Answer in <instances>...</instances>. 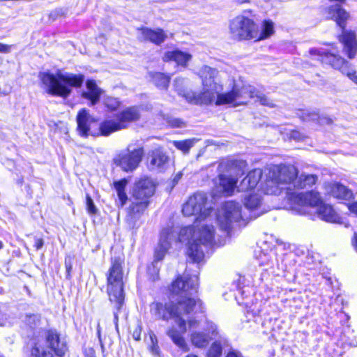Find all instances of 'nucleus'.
<instances>
[{
	"label": "nucleus",
	"mask_w": 357,
	"mask_h": 357,
	"mask_svg": "<svg viewBox=\"0 0 357 357\" xmlns=\"http://www.w3.org/2000/svg\"><path fill=\"white\" fill-rule=\"evenodd\" d=\"M196 303L197 301L194 298H188L187 301H178L176 303L172 301L165 304L153 302L150 305L151 314L156 319L165 321L174 319L179 330L172 327L167 331V335L185 352L189 350V347L182 335L185 333L188 329L197 328L199 325L197 320L188 316Z\"/></svg>",
	"instance_id": "1"
},
{
	"label": "nucleus",
	"mask_w": 357,
	"mask_h": 357,
	"mask_svg": "<svg viewBox=\"0 0 357 357\" xmlns=\"http://www.w3.org/2000/svg\"><path fill=\"white\" fill-rule=\"evenodd\" d=\"M178 238L186 242L187 254L193 261L199 263L204 257V249L211 245L214 238L212 225H193L182 228Z\"/></svg>",
	"instance_id": "2"
},
{
	"label": "nucleus",
	"mask_w": 357,
	"mask_h": 357,
	"mask_svg": "<svg viewBox=\"0 0 357 357\" xmlns=\"http://www.w3.org/2000/svg\"><path fill=\"white\" fill-rule=\"evenodd\" d=\"M254 100L255 102H259L262 105L269 107H273L275 103L265 94L258 91L255 87L251 85H242L234 83L233 87L230 91L225 93H218L215 105H231L234 107L246 105Z\"/></svg>",
	"instance_id": "3"
},
{
	"label": "nucleus",
	"mask_w": 357,
	"mask_h": 357,
	"mask_svg": "<svg viewBox=\"0 0 357 357\" xmlns=\"http://www.w3.org/2000/svg\"><path fill=\"white\" fill-rule=\"evenodd\" d=\"M40 77L50 94L62 98L69 96L72 88L80 87L84 81V76L82 74H73L61 70H58L55 74L49 72L42 73Z\"/></svg>",
	"instance_id": "4"
},
{
	"label": "nucleus",
	"mask_w": 357,
	"mask_h": 357,
	"mask_svg": "<svg viewBox=\"0 0 357 357\" xmlns=\"http://www.w3.org/2000/svg\"><path fill=\"white\" fill-rule=\"evenodd\" d=\"M326 18L334 21L342 29L339 40L344 45V52L349 59L357 54V38L354 31L346 29L347 21L351 19L350 13L340 4L336 3L325 8Z\"/></svg>",
	"instance_id": "5"
},
{
	"label": "nucleus",
	"mask_w": 357,
	"mask_h": 357,
	"mask_svg": "<svg viewBox=\"0 0 357 357\" xmlns=\"http://www.w3.org/2000/svg\"><path fill=\"white\" fill-rule=\"evenodd\" d=\"M123 260L120 258H112V266L107 276V291L109 301L114 305L116 310L114 312V322L118 331L119 311L121 310L123 301V273L122 268Z\"/></svg>",
	"instance_id": "6"
},
{
	"label": "nucleus",
	"mask_w": 357,
	"mask_h": 357,
	"mask_svg": "<svg viewBox=\"0 0 357 357\" xmlns=\"http://www.w3.org/2000/svg\"><path fill=\"white\" fill-rule=\"evenodd\" d=\"M156 183L149 177L135 181L132 189L128 213L132 218H139L148 208L150 198L154 195Z\"/></svg>",
	"instance_id": "7"
},
{
	"label": "nucleus",
	"mask_w": 357,
	"mask_h": 357,
	"mask_svg": "<svg viewBox=\"0 0 357 357\" xmlns=\"http://www.w3.org/2000/svg\"><path fill=\"white\" fill-rule=\"evenodd\" d=\"M287 198L291 203L298 206L316 207L319 216L322 220L330 222H340V218L332 206L323 202L318 192H291L287 189Z\"/></svg>",
	"instance_id": "8"
},
{
	"label": "nucleus",
	"mask_w": 357,
	"mask_h": 357,
	"mask_svg": "<svg viewBox=\"0 0 357 357\" xmlns=\"http://www.w3.org/2000/svg\"><path fill=\"white\" fill-rule=\"evenodd\" d=\"M229 34L236 41L248 40L257 37V25L250 18L238 15L229 24Z\"/></svg>",
	"instance_id": "9"
},
{
	"label": "nucleus",
	"mask_w": 357,
	"mask_h": 357,
	"mask_svg": "<svg viewBox=\"0 0 357 357\" xmlns=\"http://www.w3.org/2000/svg\"><path fill=\"white\" fill-rule=\"evenodd\" d=\"M139 116V112L137 107H129L120 114L118 121L108 120L102 123L100 126L101 134L107 136L113 132L124 129L128 123L138 120Z\"/></svg>",
	"instance_id": "10"
},
{
	"label": "nucleus",
	"mask_w": 357,
	"mask_h": 357,
	"mask_svg": "<svg viewBox=\"0 0 357 357\" xmlns=\"http://www.w3.org/2000/svg\"><path fill=\"white\" fill-rule=\"evenodd\" d=\"M207 206V196L204 192H196L190 196L183 204L182 213L185 216H197V220L205 218L210 213Z\"/></svg>",
	"instance_id": "11"
},
{
	"label": "nucleus",
	"mask_w": 357,
	"mask_h": 357,
	"mask_svg": "<svg viewBox=\"0 0 357 357\" xmlns=\"http://www.w3.org/2000/svg\"><path fill=\"white\" fill-rule=\"evenodd\" d=\"M243 220L241 206L234 202L224 204L217 215V220L222 230H229L232 224Z\"/></svg>",
	"instance_id": "12"
},
{
	"label": "nucleus",
	"mask_w": 357,
	"mask_h": 357,
	"mask_svg": "<svg viewBox=\"0 0 357 357\" xmlns=\"http://www.w3.org/2000/svg\"><path fill=\"white\" fill-rule=\"evenodd\" d=\"M312 58L322 63L329 64L332 68L339 70L343 73L344 69L348 68V62L342 56L336 54L335 50H326L323 49L312 48L310 50Z\"/></svg>",
	"instance_id": "13"
},
{
	"label": "nucleus",
	"mask_w": 357,
	"mask_h": 357,
	"mask_svg": "<svg viewBox=\"0 0 357 357\" xmlns=\"http://www.w3.org/2000/svg\"><path fill=\"white\" fill-rule=\"evenodd\" d=\"M143 155V149L141 148L130 150L129 148L121 151L114 159V162L122 170L128 172L135 169Z\"/></svg>",
	"instance_id": "14"
},
{
	"label": "nucleus",
	"mask_w": 357,
	"mask_h": 357,
	"mask_svg": "<svg viewBox=\"0 0 357 357\" xmlns=\"http://www.w3.org/2000/svg\"><path fill=\"white\" fill-rule=\"evenodd\" d=\"M197 281V277L195 275L190 278L178 277L172 282L170 291L173 294L180 296L178 301H187L192 298V291H196Z\"/></svg>",
	"instance_id": "15"
},
{
	"label": "nucleus",
	"mask_w": 357,
	"mask_h": 357,
	"mask_svg": "<svg viewBox=\"0 0 357 357\" xmlns=\"http://www.w3.org/2000/svg\"><path fill=\"white\" fill-rule=\"evenodd\" d=\"M222 90H213L212 87L202 86V90L199 92H188L185 95V100L196 105H208L215 104L218 93Z\"/></svg>",
	"instance_id": "16"
},
{
	"label": "nucleus",
	"mask_w": 357,
	"mask_h": 357,
	"mask_svg": "<svg viewBox=\"0 0 357 357\" xmlns=\"http://www.w3.org/2000/svg\"><path fill=\"white\" fill-rule=\"evenodd\" d=\"M178 234L173 228L167 227L162 230L158 247L155 251V262L161 261L172 242L176 241Z\"/></svg>",
	"instance_id": "17"
},
{
	"label": "nucleus",
	"mask_w": 357,
	"mask_h": 357,
	"mask_svg": "<svg viewBox=\"0 0 357 357\" xmlns=\"http://www.w3.org/2000/svg\"><path fill=\"white\" fill-rule=\"evenodd\" d=\"M268 167L271 176H275L282 185L294 183L298 173L296 167L291 165H271Z\"/></svg>",
	"instance_id": "18"
},
{
	"label": "nucleus",
	"mask_w": 357,
	"mask_h": 357,
	"mask_svg": "<svg viewBox=\"0 0 357 357\" xmlns=\"http://www.w3.org/2000/svg\"><path fill=\"white\" fill-rule=\"evenodd\" d=\"M264 173V176L260 184L261 191L267 195H280L283 188L275 176H271L268 167L265 168Z\"/></svg>",
	"instance_id": "19"
},
{
	"label": "nucleus",
	"mask_w": 357,
	"mask_h": 357,
	"mask_svg": "<svg viewBox=\"0 0 357 357\" xmlns=\"http://www.w3.org/2000/svg\"><path fill=\"white\" fill-rule=\"evenodd\" d=\"M137 38L140 41H150L159 45L165 40L167 35L162 29L141 27L137 29Z\"/></svg>",
	"instance_id": "20"
},
{
	"label": "nucleus",
	"mask_w": 357,
	"mask_h": 357,
	"mask_svg": "<svg viewBox=\"0 0 357 357\" xmlns=\"http://www.w3.org/2000/svg\"><path fill=\"white\" fill-rule=\"evenodd\" d=\"M169 162V156L160 148L151 151L148 155V168L151 171H161Z\"/></svg>",
	"instance_id": "21"
},
{
	"label": "nucleus",
	"mask_w": 357,
	"mask_h": 357,
	"mask_svg": "<svg viewBox=\"0 0 357 357\" xmlns=\"http://www.w3.org/2000/svg\"><path fill=\"white\" fill-rule=\"evenodd\" d=\"M324 189L327 194L338 199L348 200L353 197L352 191L338 182L326 183Z\"/></svg>",
	"instance_id": "22"
},
{
	"label": "nucleus",
	"mask_w": 357,
	"mask_h": 357,
	"mask_svg": "<svg viewBox=\"0 0 357 357\" xmlns=\"http://www.w3.org/2000/svg\"><path fill=\"white\" fill-rule=\"evenodd\" d=\"M46 342L49 347L54 351L58 356H63L67 351V345L61 340L56 331L50 330L45 333Z\"/></svg>",
	"instance_id": "23"
},
{
	"label": "nucleus",
	"mask_w": 357,
	"mask_h": 357,
	"mask_svg": "<svg viewBox=\"0 0 357 357\" xmlns=\"http://www.w3.org/2000/svg\"><path fill=\"white\" fill-rule=\"evenodd\" d=\"M218 70L209 66H203L199 72L202 86L212 87L213 90H222V87L217 82Z\"/></svg>",
	"instance_id": "24"
},
{
	"label": "nucleus",
	"mask_w": 357,
	"mask_h": 357,
	"mask_svg": "<svg viewBox=\"0 0 357 357\" xmlns=\"http://www.w3.org/2000/svg\"><path fill=\"white\" fill-rule=\"evenodd\" d=\"M95 121V119L90 115L86 109L80 110L77 116V129L79 135L82 137L92 135L90 127Z\"/></svg>",
	"instance_id": "25"
},
{
	"label": "nucleus",
	"mask_w": 357,
	"mask_h": 357,
	"mask_svg": "<svg viewBox=\"0 0 357 357\" xmlns=\"http://www.w3.org/2000/svg\"><path fill=\"white\" fill-rule=\"evenodd\" d=\"M262 175L263 171L261 169H255L249 172L238 185V192H245L254 189L262 178Z\"/></svg>",
	"instance_id": "26"
},
{
	"label": "nucleus",
	"mask_w": 357,
	"mask_h": 357,
	"mask_svg": "<svg viewBox=\"0 0 357 357\" xmlns=\"http://www.w3.org/2000/svg\"><path fill=\"white\" fill-rule=\"evenodd\" d=\"M262 175L263 171L261 169H255L249 172L238 185V192H245L254 189L262 178Z\"/></svg>",
	"instance_id": "27"
},
{
	"label": "nucleus",
	"mask_w": 357,
	"mask_h": 357,
	"mask_svg": "<svg viewBox=\"0 0 357 357\" xmlns=\"http://www.w3.org/2000/svg\"><path fill=\"white\" fill-rule=\"evenodd\" d=\"M217 191L224 195L230 196L235 190L238 191L237 180L231 176L221 174L218 178Z\"/></svg>",
	"instance_id": "28"
},
{
	"label": "nucleus",
	"mask_w": 357,
	"mask_h": 357,
	"mask_svg": "<svg viewBox=\"0 0 357 357\" xmlns=\"http://www.w3.org/2000/svg\"><path fill=\"white\" fill-rule=\"evenodd\" d=\"M86 86V91L82 92V96L90 100L91 105H94L99 101L103 91L97 86L93 80H88Z\"/></svg>",
	"instance_id": "29"
},
{
	"label": "nucleus",
	"mask_w": 357,
	"mask_h": 357,
	"mask_svg": "<svg viewBox=\"0 0 357 357\" xmlns=\"http://www.w3.org/2000/svg\"><path fill=\"white\" fill-rule=\"evenodd\" d=\"M190 54L180 50L167 52L164 56L165 61H174L177 64L185 66L187 63L191 59Z\"/></svg>",
	"instance_id": "30"
},
{
	"label": "nucleus",
	"mask_w": 357,
	"mask_h": 357,
	"mask_svg": "<svg viewBox=\"0 0 357 357\" xmlns=\"http://www.w3.org/2000/svg\"><path fill=\"white\" fill-rule=\"evenodd\" d=\"M317 176L315 174L302 173L299 176H297L294 180V186L296 189L310 188L317 183Z\"/></svg>",
	"instance_id": "31"
},
{
	"label": "nucleus",
	"mask_w": 357,
	"mask_h": 357,
	"mask_svg": "<svg viewBox=\"0 0 357 357\" xmlns=\"http://www.w3.org/2000/svg\"><path fill=\"white\" fill-rule=\"evenodd\" d=\"M128 183V181L126 178L114 183V187L118 197L116 204L119 207H123L127 202L128 196L126 192V188Z\"/></svg>",
	"instance_id": "32"
},
{
	"label": "nucleus",
	"mask_w": 357,
	"mask_h": 357,
	"mask_svg": "<svg viewBox=\"0 0 357 357\" xmlns=\"http://www.w3.org/2000/svg\"><path fill=\"white\" fill-rule=\"evenodd\" d=\"M209 340L210 338L203 333L194 332L191 334L192 344L198 348L206 347L208 344Z\"/></svg>",
	"instance_id": "33"
},
{
	"label": "nucleus",
	"mask_w": 357,
	"mask_h": 357,
	"mask_svg": "<svg viewBox=\"0 0 357 357\" xmlns=\"http://www.w3.org/2000/svg\"><path fill=\"white\" fill-rule=\"evenodd\" d=\"M31 357H54L52 352L45 349L40 341L38 340L33 342L31 349Z\"/></svg>",
	"instance_id": "34"
},
{
	"label": "nucleus",
	"mask_w": 357,
	"mask_h": 357,
	"mask_svg": "<svg viewBox=\"0 0 357 357\" xmlns=\"http://www.w3.org/2000/svg\"><path fill=\"white\" fill-rule=\"evenodd\" d=\"M197 140L195 138L188 139L183 141H173L172 144L178 149L186 153L194 146Z\"/></svg>",
	"instance_id": "35"
},
{
	"label": "nucleus",
	"mask_w": 357,
	"mask_h": 357,
	"mask_svg": "<svg viewBox=\"0 0 357 357\" xmlns=\"http://www.w3.org/2000/svg\"><path fill=\"white\" fill-rule=\"evenodd\" d=\"M273 24L271 22L266 21L263 25L261 32L259 33L257 30V37L254 40L257 41L267 38L273 33Z\"/></svg>",
	"instance_id": "36"
},
{
	"label": "nucleus",
	"mask_w": 357,
	"mask_h": 357,
	"mask_svg": "<svg viewBox=\"0 0 357 357\" xmlns=\"http://www.w3.org/2000/svg\"><path fill=\"white\" fill-rule=\"evenodd\" d=\"M261 204V198L257 194L252 195L245 199V205L250 211L257 209Z\"/></svg>",
	"instance_id": "37"
},
{
	"label": "nucleus",
	"mask_w": 357,
	"mask_h": 357,
	"mask_svg": "<svg viewBox=\"0 0 357 357\" xmlns=\"http://www.w3.org/2000/svg\"><path fill=\"white\" fill-rule=\"evenodd\" d=\"M153 80L158 87L167 89L170 78L162 73H156L153 76Z\"/></svg>",
	"instance_id": "38"
},
{
	"label": "nucleus",
	"mask_w": 357,
	"mask_h": 357,
	"mask_svg": "<svg viewBox=\"0 0 357 357\" xmlns=\"http://www.w3.org/2000/svg\"><path fill=\"white\" fill-rule=\"evenodd\" d=\"M188 82L183 78H176L174 82V87L175 91L179 96H183L185 98V95L189 91H187Z\"/></svg>",
	"instance_id": "39"
},
{
	"label": "nucleus",
	"mask_w": 357,
	"mask_h": 357,
	"mask_svg": "<svg viewBox=\"0 0 357 357\" xmlns=\"http://www.w3.org/2000/svg\"><path fill=\"white\" fill-rule=\"evenodd\" d=\"M103 104L110 110H115L120 106V102L116 98L107 96L103 99Z\"/></svg>",
	"instance_id": "40"
},
{
	"label": "nucleus",
	"mask_w": 357,
	"mask_h": 357,
	"mask_svg": "<svg viewBox=\"0 0 357 357\" xmlns=\"http://www.w3.org/2000/svg\"><path fill=\"white\" fill-rule=\"evenodd\" d=\"M222 346L220 343L214 342L208 349L207 357H221Z\"/></svg>",
	"instance_id": "41"
},
{
	"label": "nucleus",
	"mask_w": 357,
	"mask_h": 357,
	"mask_svg": "<svg viewBox=\"0 0 357 357\" xmlns=\"http://www.w3.org/2000/svg\"><path fill=\"white\" fill-rule=\"evenodd\" d=\"M247 164L243 160H234L231 161V167L234 168L236 175L242 174L244 172Z\"/></svg>",
	"instance_id": "42"
},
{
	"label": "nucleus",
	"mask_w": 357,
	"mask_h": 357,
	"mask_svg": "<svg viewBox=\"0 0 357 357\" xmlns=\"http://www.w3.org/2000/svg\"><path fill=\"white\" fill-rule=\"evenodd\" d=\"M167 123L172 127L174 128H182L185 126V123L180 119L168 116L167 118Z\"/></svg>",
	"instance_id": "43"
},
{
	"label": "nucleus",
	"mask_w": 357,
	"mask_h": 357,
	"mask_svg": "<svg viewBox=\"0 0 357 357\" xmlns=\"http://www.w3.org/2000/svg\"><path fill=\"white\" fill-rule=\"evenodd\" d=\"M86 209L88 211V213L91 215L96 214L97 212V208L93 203V199L89 196V195H86Z\"/></svg>",
	"instance_id": "44"
},
{
	"label": "nucleus",
	"mask_w": 357,
	"mask_h": 357,
	"mask_svg": "<svg viewBox=\"0 0 357 357\" xmlns=\"http://www.w3.org/2000/svg\"><path fill=\"white\" fill-rule=\"evenodd\" d=\"M342 74L346 75L351 81L357 84V75L355 70L347 68L344 69Z\"/></svg>",
	"instance_id": "45"
},
{
	"label": "nucleus",
	"mask_w": 357,
	"mask_h": 357,
	"mask_svg": "<svg viewBox=\"0 0 357 357\" xmlns=\"http://www.w3.org/2000/svg\"><path fill=\"white\" fill-rule=\"evenodd\" d=\"M304 119H305V120L316 121L319 119V114L316 113L315 112H312L305 113Z\"/></svg>",
	"instance_id": "46"
},
{
	"label": "nucleus",
	"mask_w": 357,
	"mask_h": 357,
	"mask_svg": "<svg viewBox=\"0 0 357 357\" xmlns=\"http://www.w3.org/2000/svg\"><path fill=\"white\" fill-rule=\"evenodd\" d=\"M290 138L299 141L303 138V135L299 131L292 130L290 133Z\"/></svg>",
	"instance_id": "47"
},
{
	"label": "nucleus",
	"mask_w": 357,
	"mask_h": 357,
	"mask_svg": "<svg viewBox=\"0 0 357 357\" xmlns=\"http://www.w3.org/2000/svg\"><path fill=\"white\" fill-rule=\"evenodd\" d=\"M11 50V46L0 43V53H8Z\"/></svg>",
	"instance_id": "48"
},
{
	"label": "nucleus",
	"mask_w": 357,
	"mask_h": 357,
	"mask_svg": "<svg viewBox=\"0 0 357 357\" xmlns=\"http://www.w3.org/2000/svg\"><path fill=\"white\" fill-rule=\"evenodd\" d=\"M132 337L135 340H139L141 338V328L137 327L133 333H132Z\"/></svg>",
	"instance_id": "49"
},
{
	"label": "nucleus",
	"mask_w": 357,
	"mask_h": 357,
	"mask_svg": "<svg viewBox=\"0 0 357 357\" xmlns=\"http://www.w3.org/2000/svg\"><path fill=\"white\" fill-rule=\"evenodd\" d=\"M216 325L213 323L208 324V331H211L213 336H215L218 334Z\"/></svg>",
	"instance_id": "50"
},
{
	"label": "nucleus",
	"mask_w": 357,
	"mask_h": 357,
	"mask_svg": "<svg viewBox=\"0 0 357 357\" xmlns=\"http://www.w3.org/2000/svg\"><path fill=\"white\" fill-rule=\"evenodd\" d=\"M43 245V240L42 238H36L34 246L37 250L40 249Z\"/></svg>",
	"instance_id": "51"
},
{
	"label": "nucleus",
	"mask_w": 357,
	"mask_h": 357,
	"mask_svg": "<svg viewBox=\"0 0 357 357\" xmlns=\"http://www.w3.org/2000/svg\"><path fill=\"white\" fill-rule=\"evenodd\" d=\"M349 208L351 212L357 215V202L349 204Z\"/></svg>",
	"instance_id": "52"
},
{
	"label": "nucleus",
	"mask_w": 357,
	"mask_h": 357,
	"mask_svg": "<svg viewBox=\"0 0 357 357\" xmlns=\"http://www.w3.org/2000/svg\"><path fill=\"white\" fill-rule=\"evenodd\" d=\"M226 357H243V356H241V354L239 353L238 351H232L228 353V354L227 355Z\"/></svg>",
	"instance_id": "53"
},
{
	"label": "nucleus",
	"mask_w": 357,
	"mask_h": 357,
	"mask_svg": "<svg viewBox=\"0 0 357 357\" xmlns=\"http://www.w3.org/2000/svg\"><path fill=\"white\" fill-rule=\"evenodd\" d=\"M351 243L354 248L357 250V231L354 232Z\"/></svg>",
	"instance_id": "54"
},
{
	"label": "nucleus",
	"mask_w": 357,
	"mask_h": 357,
	"mask_svg": "<svg viewBox=\"0 0 357 357\" xmlns=\"http://www.w3.org/2000/svg\"><path fill=\"white\" fill-rule=\"evenodd\" d=\"M151 351L153 354H158L159 353V348L157 345H153L151 347Z\"/></svg>",
	"instance_id": "55"
},
{
	"label": "nucleus",
	"mask_w": 357,
	"mask_h": 357,
	"mask_svg": "<svg viewBox=\"0 0 357 357\" xmlns=\"http://www.w3.org/2000/svg\"><path fill=\"white\" fill-rule=\"evenodd\" d=\"M66 271H67L68 273H69L72 268V265H71L70 262L68 263L66 260Z\"/></svg>",
	"instance_id": "56"
},
{
	"label": "nucleus",
	"mask_w": 357,
	"mask_h": 357,
	"mask_svg": "<svg viewBox=\"0 0 357 357\" xmlns=\"http://www.w3.org/2000/svg\"><path fill=\"white\" fill-rule=\"evenodd\" d=\"M186 357H197V356L194 354H188Z\"/></svg>",
	"instance_id": "57"
},
{
	"label": "nucleus",
	"mask_w": 357,
	"mask_h": 357,
	"mask_svg": "<svg viewBox=\"0 0 357 357\" xmlns=\"http://www.w3.org/2000/svg\"><path fill=\"white\" fill-rule=\"evenodd\" d=\"M237 1L239 3H244V2H246L247 0H237Z\"/></svg>",
	"instance_id": "58"
},
{
	"label": "nucleus",
	"mask_w": 357,
	"mask_h": 357,
	"mask_svg": "<svg viewBox=\"0 0 357 357\" xmlns=\"http://www.w3.org/2000/svg\"><path fill=\"white\" fill-rule=\"evenodd\" d=\"M2 247H3V243H2V242L0 241V249H1V248H2Z\"/></svg>",
	"instance_id": "59"
},
{
	"label": "nucleus",
	"mask_w": 357,
	"mask_h": 357,
	"mask_svg": "<svg viewBox=\"0 0 357 357\" xmlns=\"http://www.w3.org/2000/svg\"><path fill=\"white\" fill-rule=\"evenodd\" d=\"M261 213H258L257 215H255V216H254V218H256L257 216L260 215Z\"/></svg>",
	"instance_id": "60"
}]
</instances>
